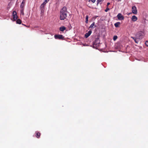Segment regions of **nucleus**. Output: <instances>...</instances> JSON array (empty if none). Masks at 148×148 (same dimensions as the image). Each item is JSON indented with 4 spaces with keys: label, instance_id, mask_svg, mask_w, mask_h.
I'll list each match as a JSON object with an SVG mask.
<instances>
[{
    "label": "nucleus",
    "instance_id": "f257e3e1",
    "mask_svg": "<svg viewBox=\"0 0 148 148\" xmlns=\"http://www.w3.org/2000/svg\"><path fill=\"white\" fill-rule=\"evenodd\" d=\"M68 11L67 8L65 6L64 7L62 8L60 11V19L61 20H64L66 18Z\"/></svg>",
    "mask_w": 148,
    "mask_h": 148
},
{
    "label": "nucleus",
    "instance_id": "f03ea898",
    "mask_svg": "<svg viewBox=\"0 0 148 148\" xmlns=\"http://www.w3.org/2000/svg\"><path fill=\"white\" fill-rule=\"evenodd\" d=\"M144 34L143 32H138L136 35L138 39L140 40L142 39L144 37Z\"/></svg>",
    "mask_w": 148,
    "mask_h": 148
},
{
    "label": "nucleus",
    "instance_id": "7ed1b4c3",
    "mask_svg": "<svg viewBox=\"0 0 148 148\" xmlns=\"http://www.w3.org/2000/svg\"><path fill=\"white\" fill-rule=\"evenodd\" d=\"M99 43V39L96 38L93 43V47L94 48H96Z\"/></svg>",
    "mask_w": 148,
    "mask_h": 148
},
{
    "label": "nucleus",
    "instance_id": "20e7f679",
    "mask_svg": "<svg viewBox=\"0 0 148 148\" xmlns=\"http://www.w3.org/2000/svg\"><path fill=\"white\" fill-rule=\"evenodd\" d=\"M132 13L134 14H136L137 13V8L135 6L132 7Z\"/></svg>",
    "mask_w": 148,
    "mask_h": 148
},
{
    "label": "nucleus",
    "instance_id": "39448f33",
    "mask_svg": "<svg viewBox=\"0 0 148 148\" xmlns=\"http://www.w3.org/2000/svg\"><path fill=\"white\" fill-rule=\"evenodd\" d=\"M117 17L119 20H123L124 19V16L122 15L121 14L119 13L117 15Z\"/></svg>",
    "mask_w": 148,
    "mask_h": 148
},
{
    "label": "nucleus",
    "instance_id": "423d86ee",
    "mask_svg": "<svg viewBox=\"0 0 148 148\" xmlns=\"http://www.w3.org/2000/svg\"><path fill=\"white\" fill-rule=\"evenodd\" d=\"M55 38L56 39H63V37L62 35H56L54 36Z\"/></svg>",
    "mask_w": 148,
    "mask_h": 148
},
{
    "label": "nucleus",
    "instance_id": "0eeeda50",
    "mask_svg": "<svg viewBox=\"0 0 148 148\" xmlns=\"http://www.w3.org/2000/svg\"><path fill=\"white\" fill-rule=\"evenodd\" d=\"M92 33V31L91 30L89 31L88 33H86L85 35V37L87 38Z\"/></svg>",
    "mask_w": 148,
    "mask_h": 148
},
{
    "label": "nucleus",
    "instance_id": "6e6552de",
    "mask_svg": "<svg viewBox=\"0 0 148 148\" xmlns=\"http://www.w3.org/2000/svg\"><path fill=\"white\" fill-rule=\"evenodd\" d=\"M36 134V137L37 138H39L41 135V133L37 131L35 132Z\"/></svg>",
    "mask_w": 148,
    "mask_h": 148
},
{
    "label": "nucleus",
    "instance_id": "1a4fd4ad",
    "mask_svg": "<svg viewBox=\"0 0 148 148\" xmlns=\"http://www.w3.org/2000/svg\"><path fill=\"white\" fill-rule=\"evenodd\" d=\"M132 19L133 21H135L137 20L138 18L135 16L134 15L132 16Z\"/></svg>",
    "mask_w": 148,
    "mask_h": 148
},
{
    "label": "nucleus",
    "instance_id": "9d476101",
    "mask_svg": "<svg viewBox=\"0 0 148 148\" xmlns=\"http://www.w3.org/2000/svg\"><path fill=\"white\" fill-rule=\"evenodd\" d=\"M66 29V28L64 26H62L60 27L59 30L63 32Z\"/></svg>",
    "mask_w": 148,
    "mask_h": 148
},
{
    "label": "nucleus",
    "instance_id": "9b49d317",
    "mask_svg": "<svg viewBox=\"0 0 148 148\" xmlns=\"http://www.w3.org/2000/svg\"><path fill=\"white\" fill-rule=\"evenodd\" d=\"M131 38H132L134 40V41L136 43H138V41L137 40L138 39L137 38V37L136 36V37H131Z\"/></svg>",
    "mask_w": 148,
    "mask_h": 148
},
{
    "label": "nucleus",
    "instance_id": "f8f14e48",
    "mask_svg": "<svg viewBox=\"0 0 148 148\" xmlns=\"http://www.w3.org/2000/svg\"><path fill=\"white\" fill-rule=\"evenodd\" d=\"M120 25V23L119 22L116 23L114 24L115 26L116 27H118Z\"/></svg>",
    "mask_w": 148,
    "mask_h": 148
},
{
    "label": "nucleus",
    "instance_id": "ddd939ff",
    "mask_svg": "<svg viewBox=\"0 0 148 148\" xmlns=\"http://www.w3.org/2000/svg\"><path fill=\"white\" fill-rule=\"evenodd\" d=\"M24 5V1H23L21 3V4L20 5V7L21 9H23V7Z\"/></svg>",
    "mask_w": 148,
    "mask_h": 148
},
{
    "label": "nucleus",
    "instance_id": "4468645a",
    "mask_svg": "<svg viewBox=\"0 0 148 148\" xmlns=\"http://www.w3.org/2000/svg\"><path fill=\"white\" fill-rule=\"evenodd\" d=\"M95 23L94 22H93L90 26L89 28L93 29L94 28L93 26L95 25Z\"/></svg>",
    "mask_w": 148,
    "mask_h": 148
},
{
    "label": "nucleus",
    "instance_id": "2eb2a0df",
    "mask_svg": "<svg viewBox=\"0 0 148 148\" xmlns=\"http://www.w3.org/2000/svg\"><path fill=\"white\" fill-rule=\"evenodd\" d=\"M88 15H86V17L85 22L87 23L88 22Z\"/></svg>",
    "mask_w": 148,
    "mask_h": 148
},
{
    "label": "nucleus",
    "instance_id": "dca6fc26",
    "mask_svg": "<svg viewBox=\"0 0 148 148\" xmlns=\"http://www.w3.org/2000/svg\"><path fill=\"white\" fill-rule=\"evenodd\" d=\"M16 23L17 24H21V21L20 19H18L16 21Z\"/></svg>",
    "mask_w": 148,
    "mask_h": 148
},
{
    "label": "nucleus",
    "instance_id": "f3484780",
    "mask_svg": "<svg viewBox=\"0 0 148 148\" xmlns=\"http://www.w3.org/2000/svg\"><path fill=\"white\" fill-rule=\"evenodd\" d=\"M13 16H16L17 15V13L15 11H14L12 14Z\"/></svg>",
    "mask_w": 148,
    "mask_h": 148
},
{
    "label": "nucleus",
    "instance_id": "a211bd4d",
    "mask_svg": "<svg viewBox=\"0 0 148 148\" xmlns=\"http://www.w3.org/2000/svg\"><path fill=\"white\" fill-rule=\"evenodd\" d=\"M117 36H114L113 37V39L114 41H115L117 38Z\"/></svg>",
    "mask_w": 148,
    "mask_h": 148
},
{
    "label": "nucleus",
    "instance_id": "6ab92c4d",
    "mask_svg": "<svg viewBox=\"0 0 148 148\" xmlns=\"http://www.w3.org/2000/svg\"><path fill=\"white\" fill-rule=\"evenodd\" d=\"M49 0H46L43 3H42V5H43V4H45V5L47 3Z\"/></svg>",
    "mask_w": 148,
    "mask_h": 148
},
{
    "label": "nucleus",
    "instance_id": "aec40b11",
    "mask_svg": "<svg viewBox=\"0 0 148 148\" xmlns=\"http://www.w3.org/2000/svg\"><path fill=\"white\" fill-rule=\"evenodd\" d=\"M23 11H24V9H21V14L23 15H24V13Z\"/></svg>",
    "mask_w": 148,
    "mask_h": 148
},
{
    "label": "nucleus",
    "instance_id": "412c9836",
    "mask_svg": "<svg viewBox=\"0 0 148 148\" xmlns=\"http://www.w3.org/2000/svg\"><path fill=\"white\" fill-rule=\"evenodd\" d=\"M103 1V0H97V5L100 2Z\"/></svg>",
    "mask_w": 148,
    "mask_h": 148
},
{
    "label": "nucleus",
    "instance_id": "4be33fe9",
    "mask_svg": "<svg viewBox=\"0 0 148 148\" xmlns=\"http://www.w3.org/2000/svg\"><path fill=\"white\" fill-rule=\"evenodd\" d=\"M13 19L14 20H16L17 18V15L16 16H13Z\"/></svg>",
    "mask_w": 148,
    "mask_h": 148
},
{
    "label": "nucleus",
    "instance_id": "5701e85b",
    "mask_svg": "<svg viewBox=\"0 0 148 148\" xmlns=\"http://www.w3.org/2000/svg\"><path fill=\"white\" fill-rule=\"evenodd\" d=\"M110 10V9L107 7L106 9L105 10V11L106 12H107L108 10Z\"/></svg>",
    "mask_w": 148,
    "mask_h": 148
},
{
    "label": "nucleus",
    "instance_id": "b1692460",
    "mask_svg": "<svg viewBox=\"0 0 148 148\" xmlns=\"http://www.w3.org/2000/svg\"><path fill=\"white\" fill-rule=\"evenodd\" d=\"M44 11L43 10H41V16H42L43 14Z\"/></svg>",
    "mask_w": 148,
    "mask_h": 148
},
{
    "label": "nucleus",
    "instance_id": "393cba45",
    "mask_svg": "<svg viewBox=\"0 0 148 148\" xmlns=\"http://www.w3.org/2000/svg\"><path fill=\"white\" fill-rule=\"evenodd\" d=\"M145 44L146 46H148V41H146L145 42Z\"/></svg>",
    "mask_w": 148,
    "mask_h": 148
},
{
    "label": "nucleus",
    "instance_id": "a878e982",
    "mask_svg": "<svg viewBox=\"0 0 148 148\" xmlns=\"http://www.w3.org/2000/svg\"><path fill=\"white\" fill-rule=\"evenodd\" d=\"M45 4H43V5H42V3L41 5L40 6V7L42 8H43L45 7Z\"/></svg>",
    "mask_w": 148,
    "mask_h": 148
},
{
    "label": "nucleus",
    "instance_id": "bb28decb",
    "mask_svg": "<svg viewBox=\"0 0 148 148\" xmlns=\"http://www.w3.org/2000/svg\"><path fill=\"white\" fill-rule=\"evenodd\" d=\"M91 1L93 3H94L95 1L96 0H91Z\"/></svg>",
    "mask_w": 148,
    "mask_h": 148
},
{
    "label": "nucleus",
    "instance_id": "cd10ccee",
    "mask_svg": "<svg viewBox=\"0 0 148 148\" xmlns=\"http://www.w3.org/2000/svg\"><path fill=\"white\" fill-rule=\"evenodd\" d=\"M110 4V3L109 2H108L107 3V6L108 7V6Z\"/></svg>",
    "mask_w": 148,
    "mask_h": 148
},
{
    "label": "nucleus",
    "instance_id": "c85d7f7f",
    "mask_svg": "<svg viewBox=\"0 0 148 148\" xmlns=\"http://www.w3.org/2000/svg\"><path fill=\"white\" fill-rule=\"evenodd\" d=\"M22 25H25H25H24V24H22Z\"/></svg>",
    "mask_w": 148,
    "mask_h": 148
},
{
    "label": "nucleus",
    "instance_id": "c756f323",
    "mask_svg": "<svg viewBox=\"0 0 148 148\" xmlns=\"http://www.w3.org/2000/svg\"><path fill=\"white\" fill-rule=\"evenodd\" d=\"M90 0H89V1H89V2H90Z\"/></svg>",
    "mask_w": 148,
    "mask_h": 148
}]
</instances>
